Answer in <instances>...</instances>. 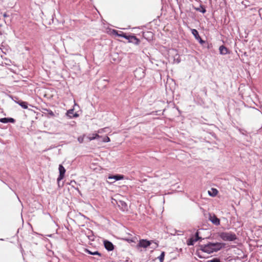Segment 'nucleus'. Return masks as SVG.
<instances>
[{"mask_svg": "<svg viewBox=\"0 0 262 262\" xmlns=\"http://www.w3.org/2000/svg\"><path fill=\"white\" fill-rule=\"evenodd\" d=\"M48 111V113L51 116H54V113L51 111V110H49V111Z\"/></svg>", "mask_w": 262, "mask_h": 262, "instance_id": "nucleus-28", "label": "nucleus"}, {"mask_svg": "<svg viewBox=\"0 0 262 262\" xmlns=\"http://www.w3.org/2000/svg\"><path fill=\"white\" fill-rule=\"evenodd\" d=\"M260 11H262V8H260L259 11H258V12H259V15L260 17V18L262 19V17H261V13H260Z\"/></svg>", "mask_w": 262, "mask_h": 262, "instance_id": "nucleus-29", "label": "nucleus"}, {"mask_svg": "<svg viewBox=\"0 0 262 262\" xmlns=\"http://www.w3.org/2000/svg\"><path fill=\"white\" fill-rule=\"evenodd\" d=\"M203 251L208 253H211L214 252L213 247L212 246V243H209L206 245H205L202 249Z\"/></svg>", "mask_w": 262, "mask_h": 262, "instance_id": "nucleus-8", "label": "nucleus"}, {"mask_svg": "<svg viewBox=\"0 0 262 262\" xmlns=\"http://www.w3.org/2000/svg\"><path fill=\"white\" fill-rule=\"evenodd\" d=\"M209 220L214 225H219L220 224V220L216 217L215 214H210Z\"/></svg>", "mask_w": 262, "mask_h": 262, "instance_id": "nucleus-7", "label": "nucleus"}, {"mask_svg": "<svg viewBox=\"0 0 262 262\" xmlns=\"http://www.w3.org/2000/svg\"><path fill=\"white\" fill-rule=\"evenodd\" d=\"M110 141H111L110 138L108 137H107V136H106L105 138H104V139L103 140V141L104 142H108Z\"/></svg>", "mask_w": 262, "mask_h": 262, "instance_id": "nucleus-26", "label": "nucleus"}, {"mask_svg": "<svg viewBox=\"0 0 262 262\" xmlns=\"http://www.w3.org/2000/svg\"><path fill=\"white\" fill-rule=\"evenodd\" d=\"M84 135L83 136H80L78 138V141L79 143H81L83 142Z\"/></svg>", "mask_w": 262, "mask_h": 262, "instance_id": "nucleus-24", "label": "nucleus"}, {"mask_svg": "<svg viewBox=\"0 0 262 262\" xmlns=\"http://www.w3.org/2000/svg\"><path fill=\"white\" fill-rule=\"evenodd\" d=\"M191 33L196 39H199V38H200V36L199 34V33L196 29H192Z\"/></svg>", "mask_w": 262, "mask_h": 262, "instance_id": "nucleus-19", "label": "nucleus"}, {"mask_svg": "<svg viewBox=\"0 0 262 262\" xmlns=\"http://www.w3.org/2000/svg\"><path fill=\"white\" fill-rule=\"evenodd\" d=\"M164 257H165V252H162L161 253V255L158 257L160 262H163V260L164 259Z\"/></svg>", "mask_w": 262, "mask_h": 262, "instance_id": "nucleus-21", "label": "nucleus"}, {"mask_svg": "<svg viewBox=\"0 0 262 262\" xmlns=\"http://www.w3.org/2000/svg\"><path fill=\"white\" fill-rule=\"evenodd\" d=\"M112 32L113 35H116L118 36H120V37H122L125 39H126V38H127L126 37L127 35H126V34L124 33L123 32H122L121 31H120L119 32L117 30H113Z\"/></svg>", "mask_w": 262, "mask_h": 262, "instance_id": "nucleus-11", "label": "nucleus"}, {"mask_svg": "<svg viewBox=\"0 0 262 262\" xmlns=\"http://www.w3.org/2000/svg\"><path fill=\"white\" fill-rule=\"evenodd\" d=\"M194 9L196 11H200L203 13H205L206 12L205 7L202 5H200L199 7H194Z\"/></svg>", "mask_w": 262, "mask_h": 262, "instance_id": "nucleus-18", "label": "nucleus"}, {"mask_svg": "<svg viewBox=\"0 0 262 262\" xmlns=\"http://www.w3.org/2000/svg\"><path fill=\"white\" fill-rule=\"evenodd\" d=\"M107 129L106 127L100 128L97 130V134H102L103 133L106 132V129Z\"/></svg>", "mask_w": 262, "mask_h": 262, "instance_id": "nucleus-22", "label": "nucleus"}, {"mask_svg": "<svg viewBox=\"0 0 262 262\" xmlns=\"http://www.w3.org/2000/svg\"><path fill=\"white\" fill-rule=\"evenodd\" d=\"M219 50L221 54L225 55L228 53V49L223 45L220 47Z\"/></svg>", "mask_w": 262, "mask_h": 262, "instance_id": "nucleus-12", "label": "nucleus"}, {"mask_svg": "<svg viewBox=\"0 0 262 262\" xmlns=\"http://www.w3.org/2000/svg\"><path fill=\"white\" fill-rule=\"evenodd\" d=\"M201 238L199 236V232L197 231L195 233V234L194 236L191 237L188 241H187V245H193L194 243L196 242H197L199 239Z\"/></svg>", "mask_w": 262, "mask_h": 262, "instance_id": "nucleus-4", "label": "nucleus"}, {"mask_svg": "<svg viewBox=\"0 0 262 262\" xmlns=\"http://www.w3.org/2000/svg\"><path fill=\"white\" fill-rule=\"evenodd\" d=\"M99 138H100V136H99V134H98L97 133L92 134L87 137V138L88 139L89 141H92L93 140H94L95 139H98Z\"/></svg>", "mask_w": 262, "mask_h": 262, "instance_id": "nucleus-14", "label": "nucleus"}, {"mask_svg": "<svg viewBox=\"0 0 262 262\" xmlns=\"http://www.w3.org/2000/svg\"><path fill=\"white\" fill-rule=\"evenodd\" d=\"M4 17H7V14H6V13H5V14H4Z\"/></svg>", "mask_w": 262, "mask_h": 262, "instance_id": "nucleus-32", "label": "nucleus"}, {"mask_svg": "<svg viewBox=\"0 0 262 262\" xmlns=\"http://www.w3.org/2000/svg\"><path fill=\"white\" fill-rule=\"evenodd\" d=\"M59 175L58 176V178H57V181L58 182L63 179V178L64 177V174L66 172V169H65L64 167L62 165H59Z\"/></svg>", "mask_w": 262, "mask_h": 262, "instance_id": "nucleus-5", "label": "nucleus"}, {"mask_svg": "<svg viewBox=\"0 0 262 262\" xmlns=\"http://www.w3.org/2000/svg\"><path fill=\"white\" fill-rule=\"evenodd\" d=\"M85 251L87 253H88L89 254H91V255H99V256H101V254L99 252H98V251H95V252H93L90 251L88 249H85Z\"/></svg>", "mask_w": 262, "mask_h": 262, "instance_id": "nucleus-20", "label": "nucleus"}, {"mask_svg": "<svg viewBox=\"0 0 262 262\" xmlns=\"http://www.w3.org/2000/svg\"><path fill=\"white\" fill-rule=\"evenodd\" d=\"M208 193L211 196H215L218 193V190L216 188H211L210 190H208Z\"/></svg>", "mask_w": 262, "mask_h": 262, "instance_id": "nucleus-15", "label": "nucleus"}, {"mask_svg": "<svg viewBox=\"0 0 262 262\" xmlns=\"http://www.w3.org/2000/svg\"><path fill=\"white\" fill-rule=\"evenodd\" d=\"M209 262H221V261L219 258H214L212 259L209 260Z\"/></svg>", "mask_w": 262, "mask_h": 262, "instance_id": "nucleus-25", "label": "nucleus"}, {"mask_svg": "<svg viewBox=\"0 0 262 262\" xmlns=\"http://www.w3.org/2000/svg\"><path fill=\"white\" fill-rule=\"evenodd\" d=\"M67 115L70 118L77 117L78 116L76 113H74V110L73 109L68 111Z\"/></svg>", "mask_w": 262, "mask_h": 262, "instance_id": "nucleus-16", "label": "nucleus"}, {"mask_svg": "<svg viewBox=\"0 0 262 262\" xmlns=\"http://www.w3.org/2000/svg\"><path fill=\"white\" fill-rule=\"evenodd\" d=\"M212 246L214 252H215L221 249L223 247V244L220 243H212Z\"/></svg>", "mask_w": 262, "mask_h": 262, "instance_id": "nucleus-10", "label": "nucleus"}, {"mask_svg": "<svg viewBox=\"0 0 262 262\" xmlns=\"http://www.w3.org/2000/svg\"><path fill=\"white\" fill-rule=\"evenodd\" d=\"M220 237L225 241H233L236 239L235 233L232 232H221L219 234Z\"/></svg>", "mask_w": 262, "mask_h": 262, "instance_id": "nucleus-1", "label": "nucleus"}, {"mask_svg": "<svg viewBox=\"0 0 262 262\" xmlns=\"http://www.w3.org/2000/svg\"><path fill=\"white\" fill-rule=\"evenodd\" d=\"M8 122L14 123L15 120L12 118H8Z\"/></svg>", "mask_w": 262, "mask_h": 262, "instance_id": "nucleus-27", "label": "nucleus"}, {"mask_svg": "<svg viewBox=\"0 0 262 262\" xmlns=\"http://www.w3.org/2000/svg\"><path fill=\"white\" fill-rule=\"evenodd\" d=\"M0 122L4 123H7L8 122V118H3L0 119Z\"/></svg>", "mask_w": 262, "mask_h": 262, "instance_id": "nucleus-23", "label": "nucleus"}, {"mask_svg": "<svg viewBox=\"0 0 262 262\" xmlns=\"http://www.w3.org/2000/svg\"><path fill=\"white\" fill-rule=\"evenodd\" d=\"M116 201V203L117 204L118 207L120 208V209L123 211H125L128 210L127 205V204L121 200H119L118 201Z\"/></svg>", "mask_w": 262, "mask_h": 262, "instance_id": "nucleus-3", "label": "nucleus"}, {"mask_svg": "<svg viewBox=\"0 0 262 262\" xmlns=\"http://www.w3.org/2000/svg\"><path fill=\"white\" fill-rule=\"evenodd\" d=\"M151 242H154L152 241H147V239H140L137 245V248L138 249L139 248H146L151 245Z\"/></svg>", "mask_w": 262, "mask_h": 262, "instance_id": "nucleus-2", "label": "nucleus"}, {"mask_svg": "<svg viewBox=\"0 0 262 262\" xmlns=\"http://www.w3.org/2000/svg\"><path fill=\"white\" fill-rule=\"evenodd\" d=\"M108 179H114L116 181L122 180L124 179V176L123 175H120V174H117L115 176H112L108 177Z\"/></svg>", "mask_w": 262, "mask_h": 262, "instance_id": "nucleus-13", "label": "nucleus"}, {"mask_svg": "<svg viewBox=\"0 0 262 262\" xmlns=\"http://www.w3.org/2000/svg\"><path fill=\"white\" fill-rule=\"evenodd\" d=\"M16 102L19 105H20L23 108L27 109L28 108V103L27 102L19 100Z\"/></svg>", "mask_w": 262, "mask_h": 262, "instance_id": "nucleus-17", "label": "nucleus"}, {"mask_svg": "<svg viewBox=\"0 0 262 262\" xmlns=\"http://www.w3.org/2000/svg\"><path fill=\"white\" fill-rule=\"evenodd\" d=\"M104 245L105 248L108 251H112L114 249V246L113 244L110 241H104Z\"/></svg>", "mask_w": 262, "mask_h": 262, "instance_id": "nucleus-9", "label": "nucleus"}, {"mask_svg": "<svg viewBox=\"0 0 262 262\" xmlns=\"http://www.w3.org/2000/svg\"><path fill=\"white\" fill-rule=\"evenodd\" d=\"M199 39L200 42L201 44H203L205 42V41L204 40H203L201 37H200V38H199Z\"/></svg>", "mask_w": 262, "mask_h": 262, "instance_id": "nucleus-30", "label": "nucleus"}, {"mask_svg": "<svg viewBox=\"0 0 262 262\" xmlns=\"http://www.w3.org/2000/svg\"><path fill=\"white\" fill-rule=\"evenodd\" d=\"M126 37V39L128 40L129 42H132L135 45H139L140 42V40L134 35H127Z\"/></svg>", "mask_w": 262, "mask_h": 262, "instance_id": "nucleus-6", "label": "nucleus"}, {"mask_svg": "<svg viewBox=\"0 0 262 262\" xmlns=\"http://www.w3.org/2000/svg\"><path fill=\"white\" fill-rule=\"evenodd\" d=\"M155 245H156V247H158V244H157V243H155Z\"/></svg>", "mask_w": 262, "mask_h": 262, "instance_id": "nucleus-31", "label": "nucleus"}]
</instances>
